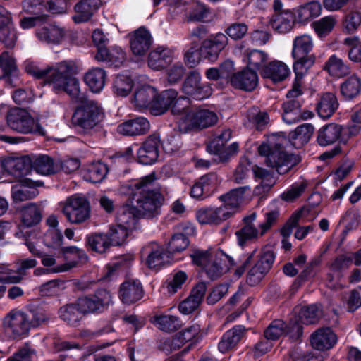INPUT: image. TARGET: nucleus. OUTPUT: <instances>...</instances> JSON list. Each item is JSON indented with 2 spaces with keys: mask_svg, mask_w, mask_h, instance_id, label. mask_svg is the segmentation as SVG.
Returning a JSON list of instances; mask_svg holds the SVG:
<instances>
[{
  "mask_svg": "<svg viewBox=\"0 0 361 361\" xmlns=\"http://www.w3.org/2000/svg\"><path fill=\"white\" fill-rule=\"evenodd\" d=\"M321 5L316 1H312L301 6L298 9V18L301 23L307 22L321 13Z\"/></svg>",
  "mask_w": 361,
  "mask_h": 361,
  "instance_id": "53",
  "label": "nucleus"
},
{
  "mask_svg": "<svg viewBox=\"0 0 361 361\" xmlns=\"http://www.w3.org/2000/svg\"><path fill=\"white\" fill-rule=\"evenodd\" d=\"M201 76L197 71H190L182 85L183 92L197 100H202L211 94V88L202 85Z\"/></svg>",
  "mask_w": 361,
  "mask_h": 361,
  "instance_id": "12",
  "label": "nucleus"
},
{
  "mask_svg": "<svg viewBox=\"0 0 361 361\" xmlns=\"http://www.w3.org/2000/svg\"><path fill=\"white\" fill-rule=\"evenodd\" d=\"M257 260L250 269L247 282L250 286L257 284L271 269L275 259L274 252L269 247H264L257 255Z\"/></svg>",
  "mask_w": 361,
  "mask_h": 361,
  "instance_id": "10",
  "label": "nucleus"
},
{
  "mask_svg": "<svg viewBox=\"0 0 361 361\" xmlns=\"http://www.w3.org/2000/svg\"><path fill=\"white\" fill-rule=\"evenodd\" d=\"M149 250L146 263L149 268H156L163 265L165 262H168L171 255L168 250L164 251L162 247L158 246L155 243L145 247L143 252Z\"/></svg>",
  "mask_w": 361,
  "mask_h": 361,
  "instance_id": "36",
  "label": "nucleus"
},
{
  "mask_svg": "<svg viewBox=\"0 0 361 361\" xmlns=\"http://www.w3.org/2000/svg\"><path fill=\"white\" fill-rule=\"evenodd\" d=\"M189 240L183 233L174 234L168 244V252L171 253L180 252L189 245Z\"/></svg>",
  "mask_w": 361,
  "mask_h": 361,
  "instance_id": "62",
  "label": "nucleus"
},
{
  "mask_svg": "<svg viewBox=\"0 0 361 361\" xmlns=\"http://www.w3.org/2000/svg\"><path fill=\"white\" fill-rule=\"evenodd\" d=\"M100 4V0H81L75 6L76 14L73 16L74 21L77 23L87 22Z\"/></svg>",
  "mask_w": 361,
  "mask_h": 361,
  "instance_id": "33",
  "label": "nucleus"
},
{
  "mask_svg": "<svg viewBox=\"0 0 361 361\" xmlns=\"http://www.w3.org/2000/svg\"><path fill=\"white\" fill-rule=\"evenodd\" d=\"M322 315L321 307L317 305L303 306L298 312V320L305 324L318 322Z\"/></svg>",
  "mask_w": 361,
  "mask_h": 361,
  "instance_id": "50",
  "label": "nucleus"
},
{
  "mask_svg": "<svg viewBox=\"0 0 361 361\" xmlns=\"http://www.w3.org/2000/svg\"><path fill=\"white\" fill-rule=\"evenodd\" d=\"M293 59H295L293 71L295 75L299 76V78H303L308 69L315 62L314 56H301L300 57H293Z\"/></svg>",
  "mask_w": 361,
  "mask_h": 361,
  "instance_id": "58",
  "label": "nucleus"
},
{
  "mask_svg": "<svg viewBox=\"0 0 361 361\" xmlns=\"http://www.w3.org/2000/svg\"><path fill=\"white\" fill-rule=\"evenodd\" d=\"M59 314L62 320L73 326H77L83 315L80 307L78 305V300L74 303L62 306L59 310Z\"/></svg>",
  "mask_w": 361,
  "mask_h": 361,
  "instance_id": "44",
  "label": "nucleus"
},
{
  "mask_svg": "<svg viewBox=\"0 0 361 361\" xmlns=\"http://www.w3.org/2000/svg\"><path fill=\"white\" fill-rule=\"evenodd\" d=\"M62 213L69 223L81 224L90 218V202L83 196L72 195L62 203Z\"/></svg>",
  "mask_w": 361,
  "mask_h": 361,
  "instance_id": "6",
  "label": "nucleus"
},
{
  "mask_svg": "<svg viewBox=\"0 0 361 361\" xmlns=\"http://www.w3.org/2000/svg\"><path fill=\"white\" fill-rule=\"evenodd\" d=\"M256 218V213H252L243 218L244 226L235 233L238 244L240 246H243L246 242L257 239L260 236V229L257 228L255 224Z\"/></svg>",
  "mask_w": 361,
  "mask_h": 361,
  "instance_id": "25",
  "label": "nucleus"
},
{
  "mask_svg": "<svg viewBox=\"0 0 361 361\" xmlns=\"http://www.w3.org/2000/svg\"><path fill=\"white\" fill-rule=\"evenodd\" d=\"M106 235H109L112 246H118L124 243L128 233L126 227L118 224L111 226Z\"/></svg>",
  "mask_w": 361,
  "mask_h": 361,
  "instance_id": "60",
  "label": "nucleus"
},
{
  "mask_svg": "<svg viewBox=\"0 0 361 361\" xmlns=\"http://www.w3.org/2000/svg\"><path fill=\"white\" fill-rule=\"evenodd\" d=\"M338 106L336 95L331 92H326L322 95L317 105V111L322 118L331 117Z\"/></svg>",
  "mask_w": 361,
  "mask_h": 361,
  "instance_id": "41",
  "label": "nucleus"
},
{
  "mask_svg": "<svg viewBox=\"0 0 361 361\" xmlns=\"http://www.w3.org/2000/svg\"><path fill=\"white\" fill-rule=\"evenodd\" d=\"M95 59L98 61H103L109 66H121L126 59V54L121 48L113 47L111 48H100L95 55Z\"/></svg>",
  "mask_w": 361,
  "mask_h": 361,
  "instance_id": "32",
  "label": "nucleus"
},
{
  "mask_svg": "<svg viewBox=\"0 0 361 361\" xmlns=\"http://www.w3.org/2000/svg\"><path fill=\"white\" fill-rule=\"evenodd\" d=\"M157 180L152 172L127 186L131 204L142 218L152 219L159 214L164 197Z\"/></svg>",
  "mask_w": 361,
  "mask_h": 361,
  "instance_id": "2",
  "label": "nucleus"
},
{
  "mask_svg": "<svg viewBox=\"0 0 361 361\" xmlns=\"http://www.w3.org/2000/svg\"><path fill=\"white\" fill-rule=\"evenodd\" d=\"M156 95V91L150 86H144L137 90L134 94L133 102L135 106L140 109L150 106L152 110L153 99Z\"/></svg>",
  "mask_w": 361,
  "mask_h": 361,
  "instance_id": "46",
  "label": "nucleus"
},
{
  "mask_svg": "<svg viewBox=\"0 0 361 361\" xmlns=\"http://www.w3.org/2000/svg\"><path fill=\"white\" fill-rule=\"evenodd\" d=\"M106 71L101 68H93L85 75L84 80L92 92H99L106 82Z\"/></svg>",
  "mask_w": 361,
  "mask_h": 361,
  "instance_id": "40",
  "label": "nucleus"
},
{
  "mask_svg": "<svg viewBox=\"0 0 361 361\" xmlns=\"http://www.w3.org/2000/svg\"><path fill=\"white\" fill-rule=\"evenodd\" d=\"M286 324L281 319L274 320L264 332V338L269 341H276L285 335Z\"/></svg>",
  "mask_w": 361,
  "mask_h": 361,
  "instance_id": "56",
  "label": "nucleus"
},
{
  "mask_svg": "<svg viewBox=\"0 0 361 361\" xmlns=\"http://www.w3.org/2000/svg\"><path fill=\"white\" fill-rule=\"evenodd\" d=\"M336 20L333 16H326L312 23V25L319 38L326 37L334 30Z\"/></svg>",
  "mask_w": 361,
  "mask_h": 361,
  "instance_id": "54",
  "label": "nucleus"
},
{
  "mask_svg": "<svg viewBox=\"0 0 361 361\" xmlns=\"http://www.w3.org/2000/svg\"><path fill=\"white\" fill-rule=\"evenodd\" d=\"M295 17L290 11L274 13L271 20V25L279 33H287L295 25Z\"/></svg>",
  "mask_w": 361,
  "mask_h": 361,
  "instance_id": "35",
  "label": "nucleus"
},
{
  "mask_svg": "<svg viewBox=\"0 0 361 361\" xmlns=\"http://www.w3.org/2000/svg\"><path fill=\"white\" fill-rule=\"evenodd\" d=\"M83 96L82 100L71 97L76 102L82 104L78 106L72 116V123L84 129H92L103 118L102 109L93 100H88L85 94L80 91Z\"/></svg>",
  "mask_w": 361,
  "mask_h": 361,
  "instance_id": "4",
  "label": "nucleus"
},
{
  "mask_svg": "<svg viewBox=\"0 0 361 361\" xmlns=\"http://www.w3.org/2000/svg\"><path fill=\"white\" fill-rule=\"evenodd\" d=\"M258 152L267 157V166L275 169L279 174L286 173L300 161L298 156L285 152L280 143H263L259 146Z\"/></svg>",
  "mask_w": 361,
  "mask_h": 361,
  "instance_id": "3",
  "label": "nucleus"
},
{
  "mask_svg": "<svg viewBox=\"0 0 361 361\" xmlns=\"http://www.w3.org/2000/svg\"><path fill=\"white\" fill-rule=\"evenodd\" d=\"M171 60V50L163 47H159L149 53L148 65L154 70H159L166 67Z\"/></svg>",
  "mask_w": 361,
  "mask_h": 361,
  "instance_id": "38",
  "label": "nucleus"
},
{
  "mask_svg": "<svg viewBox=\"0 0 361 361\" xmlns=\"http://www.w3.org/2000/svg\"><path fill=\"white\" fill-rule=\"evenodd\" d=\"M21 221L26 227H31L39 223L42 219L40 210L37 204L30 203L24 206L21 211Z\"/></svg>",
  "mask_w": 361,
  "mask_h": 361,
  "instance_id": "49",
  "label": "nucleus"
},
{
  "mask_svg": "<svg viewBox=\"0 0 361 361\" xmlns=\"http://www.w3.org/2000/svg\"><path fill=\"white\" fill-rule=\"evenodd\" d=\"M337 336L329 328H319L310 336L312 346L318 350L331 349L336 343Z\"/></svg>",
  "mask_w": 361,
  "mask_h": 361,
  "instance_id": "20",
  "label": "nucleus"
},
{
  "mask_svg": "<svg viewBox=\"0 0 361 361\" xmlns=\"http://www.w3.org/2000/svg\"><path fill=\"white\" fill-rule=\"evenodd\" d=\"M178 96V92L173 89L166 90L156 94L153 99L152 114L161 115L164 114L171 106Z\"/></svg>",
  "mask_w": 361,
  "mask_h": 361,
  "instance_id": "29",
  "label": "nucleus"
},
{
  "mask_svg": "<svg viewBox=\"0 0 361 361\" xmlns=\"http://www.w3.org/2000/svg\"><path fill=\"white\" fill-rule=\"evenodd\" d=\"M252 170L255 177L261 179V183L255 188L254 193L257 195H262L270 190L276 180L273 174L264 168L254 166Z\"/></svg>",
  "mask_w": 361,
  "mask_h": 361,
  "instance_id": "37",
  "label": "nucleus"
},
{
  "mask_svg": "<svg viewBox=\"0 0 361 361\" xmlns=\"http://www.w3.org/2000/svg\"><path fill=\"white\" fill-rule=\"evenodd\" d=\"M361 90L360 80L355 76L349 77L341 85V92L346 99H353L356 97Z\"/></svg>",
  "mask_w": 361,
  "mask_h": 361,
  "instance_id": "55",
  "label": "nucleus"
},
{
  "mask_svg": "<svg viewBox=\"0 0 361 361\" xmlns=\"http://www.w3.org/2000/svg\"><path fill=\"white\" fill-rule=\"evenodd\" d=\"M151 321L159 329L166 332L175 331L181 326L179 319L171 315L154 316Z\"/></svg>",
  "mask_w": 361,
  "mask_h": 361,
  "instance_id": "51",
  "label": "nucleus"
},
{
  "mask_svg": "<svg viewBox=\"0 0 361 361\" xmlns=\"http://www.w3.org/2000/svg\"><path fill=\"white\" fill-rule=\"evenodd\" d=\"M323 70L331 77L343 78L350 74L351 69L346 61L337 55L333 54L325 62Z\"/></svg>",
  "mask_w": 361,
  "mask_h": 361,
  "instance_id": "30",
  "label": "nucleus"
},
{
  "mask_svg": "<svg viewBox=\"0 0 361 361\" xmlns=\"http://www.w3.org/2000/svg\"><path fill=\"white\" fill-rule=\"evenodd\" d=\"M29 321L26 312L13 310L4 319L5 333L13 339L23 338L27 335L31 329Z\"/></svg>",
  "mask_w": 361,
  "mask_h": 361,
  "instance_id": "9",
  "label": "nucleus"
},
{
  "mask_svg": "<svg viewBox=\"0 0 361 361\" xmlns=\"http://www.w3.org/2000/svg\"><path fill=\"white\" fill-rule=\"evenodd\" d=\"M2 168L8 173L20 178L30 171L31 161L27 157H8L2 161Z\"/></svg>",
  "mask_w": 361,
  "mask_h": 361,
  "instance_id": "22",
  "label": "nucleus"
},
{
  "mask_svg": "<svg viewBox=\"0 0 361 361\" xmlns=\"http://www.w3.org/2000/svg\"><path fill=\"white\" fill-rule=\"evenodd\" d=\"M108 173L107 166L101 161L93 162L88 166L85 179L90 182L100 183Z\"/></svg>",
  "mask_w": 361,
  "mask_h": 361,
  "instance_id": "52",
  "label": "nucleus"
},
{
  "mask_svg": "<svg viewBox=\"0 0 361 361\" xmlns=\"http://www.w3.org/2000/svg\"><path fill=\"white\" fill-rule=\"evenodd\" d=\"M228 39L226 35L219 32L211 35L202 42L200 47L202 55L210 61H215L221 51L228 44Z\"/></svg>",
  "mask_w": 361,
  "mask_h": 361,
  "instance_id": "11",
  "label": "nucleus"
},
{
  "mask_svg": "<svg viewBox=\"0 0 361 361\" xmlns=\"http://www.w3.org/2000/svg\"><path fill=\"white\" fill-rule=\"evenodd\" d=\"M231 130L224 129L220 134H218L216 138L207 146V150L214 154H220L222 152L223 147L231 137Z\"/></svg>",
  "mask_w": 361,
  "mask_h": 361,
  "instance_id": "61",
  "label": "nucleus"
},
{
  "mask_svg": "<svg viewBox=\"0 0 361 361\" xmlns=\"http://www.w3.org/2000/svg\"><path fill=\"white\" fill-rule=\"evenodd\" d=\"M142 295V286L138 281H126L121 285L119 298L123 303H134L140 300Z\"/></svg>",
  "mask_w": 361,
  "mask_h": 361,
  "instance_id": "27",
  "label": "nucleus"
},
{
  "mask_svg": "<svg viewBox=\"0 0 361 361\" xmlns=\"http://www.w3.org/2000/svg\"><path fill=\"white\" fill-rule=\"evenodd\" d=\"M137 212L133 204L130 207H123L117 214L118 224L126 227L127 229L134 227L137 219L142 218Z\"/></svg>",
  "mask_w": 361,
  "mask_h": 361,
  "instance_id": "48",
  "label": "nucleus"
},
{
  "mask_svg": "<svg viewBox=\"0 0 361 361\" xmlns=\"http://www.w3.org/2000/svg\"><path fill=\"white\" fill-rule=\"evenodd\" d=\"M247 332V329L243 325L234 326L222 335L218 343V350L224 354L235 350L238 344L246 337Z\"/></svg>",
  "mask_w": 361,
  "mask_h": 361,
  "instance_id": "13",
  "label": "nucleus"
},
{
  "mask_svg": "<svg viewBox=\"0 0 361 361\" xmlns=\"http://www.w3.org/2000/svg\"><path fill=\"white\" fill-rule=\"evenodd\" d=\"M353 263V257L348 255L338 256L330 265V269L334 273H338V278L342 277V271L346 270Z\"/></svg>",
  "mask_w": 361,
  "mask_h": 361,
  "instance_id": "63",
  "label": "nucleus"
},
{
  "mask_svg": "<svg viewBox=\"0 0 361 361\" xmlns=\"http://www.w3.org/2000/svg\"><path fill=\"white\" fill-rule=\"evenodd\" d=\"M133 87V81L130 77L126 75H118L114 82V91L121 97L128 94Z\"/></svg>",
  "mask_w": 361,
  "mask_h": 361,
  "instance_id": "57",
  "label": "nucleus"
},
{
  "mask_svg": "<svg viewBox=\"0 0 361 361\" xmlns=\"http://www.w3.org/2000/svg\"><path fill=\"white\" fill-rule=\"evenodd\" d=\"M130 47L135 56H145L152 44L150 32L145 27H140L129 34Z\"/></svg>",
  "mask_w": 361,
  "mask_h": 361,
  "instance_id": "15",
  "label": "nucleus"
},
{
  "mask_svg": "<svg viewBox=\"0 0 361 361\" xmlns=\"http://www.w3.org/2000/svg\"><path fill=\"white\" fill-rule=\"evenodd\" d=\"M61 252L66 263L56 266L53 271L56 272H65L84 264L87 261L88 257L85 252L76 246L61 247Z\"/></svg>",
  "mask_w": 361,
  "mask_h": 361,
  "instance_id": "14",
  "label": "nucleus"
},
{
  "mask_svg": "<svg viewBox=\"0 0 361 361\" xmlns=\"http://www.w3.org/2000/svg\"><path fill=\"white\" fill-rule=\"evenodd\" d=\"M196 218L201 224L219 225L231 218L223 207H208L199 209L196 212Z\"/></svg>",
  "mask_w": 361,
  "mask_h": 361,
  "instance_id": "16",
  "label": "nucleus"
},
{
  "mask_svg": "<svg viewBox=\"0 0 361 361\" xmlns=\"http://www.w3.org/2000/svg\"><path fill=\"white\" fill-rule=\"evenodd\" d=\"M31 168L42 175H51L59 170V166L47 155H39L31 161Z\"/></svg>",
  "mask_w": 361,
  "mask_h": 361,
  "instance_id": "43",
  "label": "nucleus"
},
{
  "mask_svg": "<svg viewBox=\"0 0 361 361\" xmlns=\"http://www.w3.org/2000/svg\"><path fill=\"white\" fill-rule=\"evenodd\" d=\"M35 188L14 185L11 188V196L15 202H23L34 198L38 195Z\"/></svg>",
  "mask_w": 361,
  "mask_h": 361,
  "instance_id": "59",
  "label": "nucleus"
},
{
  "mask_svg": "<svg viewBox=\"0 0 361 361\" xmlns=\"http://www.w3.org/2000/svg\"><path fill=\"white\" fill-rule=\"evenodd\" d=\"M112 303V295L106 288H98L94 293L80 297L78 305L83 315L104 312Z\"/></svg>",
  "mask_w": 361,
  "mask_h": 361,
  "instance_id": "7",
  "label": "nucleus"
},
{
  "mask_svg": "<svg viewBox=\"0 0 361 361\" xmlns=\"http://www.w3.org/2000/svg\"><path fill=\"white\" fill-rule=\"evenodd\" d=\"M217 115L207 109L190 111L186 116L179 121L178 128L181 133H187L192 130H200L216 123Z\"/></svg>",
  "mask_w": 361,
  "mask_h": 361,
  "instance_id": "8",
  "label": "nucleus"
},
{
  "mask_svg": "<svg viewBox=\"0 0 361 361\" xmlns=\"http://www.w3.org/2000/svg\"><path fill=\"white\" fill-rule=\"evenodd\" d=\"M314 126L310 123H304L298 126L295 130L291 131L288 137L293 145L300 147L307 143L313 135Z\"/></svg>",
  "mask_w": 361,
  "mask_h": 361,
  "instance_id": "42",
  "label": "nucleus"
},
{
  "mask_svg": "<svg viewBox=\"0 0 361 361\" xmlns=\"http://www.w3.org/2000/svg\"><path fill=\"white\" fill-rule=\"evenodd\" d=\"M150 128L148 120L144 117H137L119 124L117 131L127 136L141 135L146 134Z\"/></svg>",
  "mask_w": 361,
  "mask_h": 361,
  "instance_id": "24",
  "label": "nucleus"
},
{
  "mask_svg": "<svg viewBox=\"0 0 361 361\" xmlns=\"http://www.w3.org/2000/svg\"><path fill=\"white\" fill-rule=\"evenodd\" d=\"M343 128L341 126L331 123L322 127L317 132V142L320 146L332 145L339 140Z\"/></svg>",
  "mask_w": 361,
  "mask_h": 361,
  "instance_id": "31",
  "label": "nucleus"
},
{
  "mask_svg": "<svg viewBox=\"0 0 361 361\" xmlns=\"http://www.w3.org/2000/svg\"><path fill=\"white\" fill-rule=\"evenodd\" d=\"M200 326L197 324L186 327L171 338H166L164 341L163 348L167 351L179 349L185 343L194 339L200 333Z\"/></svg>",
  "mask_w": 361,
  "mask_h": 361,
  "instance_id": "19",
  "label": "nucleus"
},
{
  "mask_svg": "<svg viewBox=\"0 0 361 361\" xmlns=\"http://www.w3.org/2000/svg\"><path fill=\"white\" fill-rule=\"evenodd\" d=\"M302 102L298 99H291L283 104V120L288 124L295 123L301 120L300 109Z\"/></svg>",
  "mask_w": 361,
  "mask_h": 361,
  "instance_id": "45",
  "label": "nucleus"
},
{
  "mask_svg": "<svg viewBox=\"0 0 361 361\" xmlns=\"http://www.w3.org/2000/svg\"><path fill=\"white\" fill-rule=\"evenodd\" d=\"M86 245L92 251L106 253L112 246L109 235L104 233H92L86 237Z\"/></svg>",
  "mask_w": 361,
  "mask_h": 361,
  "instance_id": "39",
  "label": "nucleus"
},
{
  "mask_svg": "<svg viewBox=\"0 0 361 361\" xmlns=\"http://www.w3.org/2000/svg\"><path fill=\"white\" fill-rule=\"evenodd\" d=\"M228 261V257L222 252H216L205 267L206 274L212 280L218 279L229 269Z\"/></svg>",
  "mask_w": 361,
  "mask_h": 361,
  "instance_id": "28",
  "label": "nucleus"
},
{
  "mask_svg": "<svg viewBox=\"0 0 361 361\" xmlns=\"http://www.w3.org/2000/svg\"><path fill=\"white\" fill-rule=\"evenodd\" d=\"M229 82L235 89L251 92L258 85V75L249 68H245L232 75Z\"/></svg>",
  "mask_w": 361,
  "mask_h": 361,
  "instance_id": "17",
  "label": "nucleus"
},
{
  "mask_svg": "<svg viewBox=\"0 0 361 361\" xmlns=\"http://www.w3.org/2000/svg\"><path fill=\"white\" fill-rule=\"evenodd\" d=\"M313 48L312 37L308 35H302L296 37L293 43L292 56L300 57L301 56H313L310 54Z\"/></svg>",
  "mask_w": 361,
  "mask_h": 361,
  "instance_id": "47",
  "label": "nucleus"
},
{
  "mask_svg": "<svg viewBox=\"0 0 361 361\" xmlns=\"http://www.w3.org/2000/svg\"><path fill=\"white\" fill-rule=\"evenodd\" d=\"M247 185L231 190L226 194L222 195L219 200L222 202L221 207L229 212V216L233 217L243 201V195L246 190H250Z\"/></svg>",
  "mask_w": 361,
  "mask_h": 361,
  "instance_id": "21",
  "label": "nucleus"
},
{
  "mask_svg": "<svg viewBox=\"0 0 361 361\" xmlns=\"http://www.w3.org/2000/svg\"><path fill=\"white\" fill-rule=\"evenodd\" d=\"M25 71L37 79H44L52 86L54 91L65 92L71 97L82 100L80 94V82L73 77L78 71V67L73 61H63L54 67L39 68L32 61H27Z\"/></svg>",
  "mask_w": 361,
  "mask_h": 361,
  "instance_id": "1",
  "label": "nucleus"
},
{
  "mask_svg": "<svg viewBox=\"0 0 361 361\" xmlns=\"http://www.w3.org/2000/svg\"><path fill=\"white\" fill-rule=\"evenodd\" d=\"M160 141L157 135H150L137 152V160L144 165L154 163L159 157Z\"/></svg>",
  "mask_w": 361,
  "mask_h": 361,
  "instance_id": "18",
  "label": "nucleus"
},
{
  "mask_svg": "<svg viewBox=\"0 0 361 361\" xmlns=\"http://www.w3.org/2000/svg\"><path fill=\"white\" fill-rule=\"evenodd\" d=\"M23 8L25 13L32 16L46 15L47 5L42 0H24Z\"/></svg>",
  "mask_w": 361,
  "mask_h": 361,
  "instance_id": "64",
  "label": "nucleus"
},
{
  "mask_svg": "<svg viewBox=\"0 0 361 361\" xmlns=\"http://www.w3.org/2000/svg\"><path fill=\"white\" fill-rule=\"evenodd\" d=\"M289 73L288 66L280 61H274L263 66L260 72L262 77L270 79L274 83L284 80Z\"/></svg>",
  "mask_w": 361,
  "mask_h": 361,
  "instance_id": "26",
  "label": "nucleus"
},
{
  "mask_svg": "<svg viewBox=\"0 0 361 361\" xmlns=\"http://www.w3.org/2000/svg\"><path fill=\"white\" fill-rule=\"evenodd\" d=\"M7 123L8 126L17 132L21 133H30L37 132L41 135L46 134L43 126L47 127V121L40 117L35 123L30 114L23 109L16 108L11 109L7 115Z\"/></svg>",
  "mask_w": 361,
  "mask_h": 361,
  "instance_id": "5",
  "label": "nucleus"
},
{
  "mask_svg": "<svg viewBox=\"0 0 361 361\" xmlns=\"http://www.w3.org/2000/svg\"><path fill=\"white\" fill-rule=\"evenodd\" d=\"M18 76V68L13 57L8 51L0 54V80L11 86H16Z\"/></svg>",
  "mask_w": 361,
  "mask_h": 361,
  "instance_id": "23",
  "label": "nucleus"
},
{
  "mask_svg": "<svg viewBox=\"0 0 361 361\" xmlns=\"http://www.w3.org/2000/svg\"><path fill=\"white\" fill-rule=\"evenodd\" d=\"M37 37L47 44H59L64 36V31L55 24H48L36 30Z\"/></svg>",
  "mask_w": 361,
  "mask_h": 361,
  "instance_id": "34",
  "label": "nucleus"
}]
</instances>
